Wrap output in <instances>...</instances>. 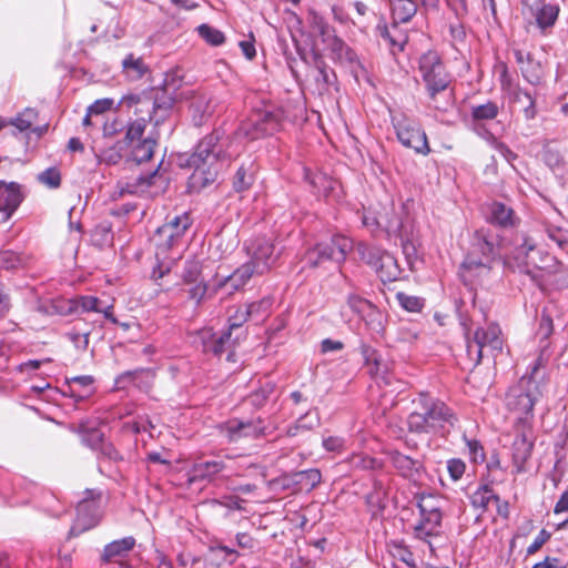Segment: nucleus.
I'll return each mask as SVG.
<instances>
[{
  "mask_svg": "<svg viewBox=\"0 0 568 568\" xmlns=\"http://www.w3.org/2000/svg\"><path fill=\"white\" fill-rule=\"evenodd\" d=\"M419 70L433 106L446 110L453 105V90L449 88L452 78L437 52L424 53L419 60Z\"/></svg>",
  "mask_w": 568,
  "mask_h": 568,
  "instance_id": "7ed1b4c3",
  "label": "nucleus"
},
{
  "mask_svg": "<svg viewBox=\"0 0 568 568\" xmlns=\"http://www.w3.org/2000/svg\"><path fill=\"white\" fill-rule=\"evenodd\" d=\"M100 161L106 164H116L122 159L121 146L113 145L101 151Z\"/></svg>",
  "mask_w": 568,
  "mask_h": 568,
  "instance_id": "e2e57ef3",
  "label": "nucleus"
},
{
  "mask_svg": "<svg viewBox=\"0 0 568 568\" xmlns=\"http://www.w3.org/2000/svg\"><path fill=\"white\" fill-rule=\"evenodd\" d=\"M158 178V171H153L146 175H139L132 183L126 184V192L132 194H141L149 191L150 186L154 184Z\"/></svg>",
  "mask_w": 568,
  "mask_h": 568,
  "instance_id": "ea45409f",
  "label": "nucleus"
},
{
  "mask_svg": "<svg viewBox=\"0 0 568 568\" xmlns=\"http://www.w3.org/2000/svg\"><path fill=\"white\" fill-rule=\"evenodd\" d=\"M351 465L355 469L373 470L381 468L382 464L376 459L367 455H354L351 458Z\"/></svg>",
  "mask_w": 568,
  "mask_h": 568,
  "instance_id": "3c124183",
  "label": "nucleus"
},
{
  "mask_svg": "<svg viewBox=\"0 0 568 568\" xmlns=\"http://www.w3.org/2000/svg\"><path fill=\"white\" fill-rule=\"evenodd\" d=\"M156 143V139L153 136H146L138 142L132 149L133 160L138 163L149 161L153 155Z\"/></svg>",
  "mask_w": 568,
  "mask_h": 568,
  "instance_id": "72a5a7b5",
  "label": "nucleus"
},
{
  "mask_svg": "<svg viewBox=\"0 0 568 568\" xmlns=\"http://www.w3.org/2000/svg\"><path fill=\"white\" fill-rule=\"evenodd\" d=\"M498 113L499 106L493 101L471 106V118L475 121H489L495 119Z\"/></svg>",
  "mask_w": 568,
  "mask_h": 568,
  "instance_id": "58836bf2",
  "label": "nucleus"
},
{
  "mask_svg": "<svg viewBox=\"0 0 568 568\" xmlns=\"http://www.w3.org/2000/svg\"><path fill=\"white\" fill-rule=\"evenodd\" d=\"M520 71L524 79L528 83L538 85L541 82V65L539 62H535L531 59V62H529L527 65H523Z\"/></svg>",
  "mask_w": 568,
  "mask_h": 568,
  "instance_id": "de8ad7c7",
  "label": "nucleus"
},
{
  "mask_svg": "<svg viewBox=\"0 0 568 568\" xmlns=\"http://www.w3.org/2000/svg\"><path fill=\"white\" fill-rule=\"evenodd\" d=\"M357 253L363 262L375 270L383 283L399 278L402 270L397 260L388 252L366 243L357 245Z\"/></svg>",
  "mask_w": 568,
  "mask_h": 568,
  "instance_id": "9d476101",
  "label": "nucleus"
},
{
  "mask_svg": "<svg viewBox=\"0 0 568 568\" xmlns=\"http://www.w3.org/2000/svg\"><path fill=\"white\" fill-rule=\"evenodd\" d=\"M416 407L407 417V427L415 434H436L446 436L458 418L444 402L420 394Z\"/></svg>",
  "mask_w": 568,
  "mask_h": 568,
  "instance_id": "f03ea898",
  "label": "nucleus"
},
{
  "mask_svg": "<svg viewBox=\"0 0 568 568\" xmlns=\"http://www.w3.org/2000/svg\"><path fill=\"white\" fill-rule=\"evenodd\" d=\"M22 264L21 256L13 251L0 252V267L4 270H14Z\"/></svg>",
  "mask_w": 568,
  "mask_h": 568,
  "instance_id": "6e6d98bb",
  "label": "nucleus"
},
{
  "mask_svg": "<svg viewBox=\"0 0 568 568\" xmlns=\"http://www.w3.org/2000/svg\"><path fill=\"white\" fill-rule=\"evenodd\" d=\"M37 180L49 189H58L61 185V173L57 166H51L40 172Z\"/></svg>",
  "mask_w": 568,
  "mask_h": 568,
  "instance_id": "c03bdc74",
  "label": "nucleus"
},
{
  "mask_svg": "<svg viewBox=\"0 0 568 568\" xmlns=\"http://www.w3.org/2000/svg\"><path fill=\"white\" fill-rule=\"evenodd\" d=\"M229 469L230 466L222 459L195 462L187 471L186 484L191 487L194 484L212 483L220 474Z\"/></svg>",
  "mask_w": 568,
  "mask_h": 568,
  "instance_id": "f3484780",
  "label": "nucleus"
},
{
  "mask_svg": "<svg viewBox=\"0 0 568 568\" xmlns=\"http://www.w3.org/2000/svg\"><path fill=\"white\" fill-rule=\"evenodd\" d=\"M353 250V241L344 235L335 234L329 240L317 243L308 250L305 255L306 264L317 267L326 262L339 266L346 260L347 254Z\"/></svg>",
  "mask_w": 568,
  "mask_h": 568,
  "instance_id": "6e6552de",
  "label": "nucleus"
},
{
  "mask_svg": "<svg viewBox=\"0 0 568 568\" xmlns=\"http://www.w3.org/2000/svg\"><path fill=\"white\" fill-rule=\"evenodd\" d=\"M399 305L408 312H419L424 307V300L417 296L407 295L403 292L396 294Z\"/></svg>",
  "mask_w": 568,
  "mask_h": 568,
  "instance_id": "09e8293b",
  "label": "nucleus"
},
{
  "mask_svg": "<svg viewBox=\"0 0 568 568\" xmlns=\"http://www.w3.org/2000/svg\"><path fill=\"white\" fill-rule=\"evenodd\" d=\"M179 257H180V255L171 256L168 254L166 258H163V257L156 258L159 261V265L156 267H154L152 276L155 280L162 278L170 271V264Z\"/></svg>",
  "mask_w": 568,
  "mask_h": 568,
  "instance_id": "69168bd1",
  "label": "nucleus"
},
{
  "mask_svg": "<svg viewBox=\"0 0 568 568\" xmlns=\"http://www.w3.org/2000/svg\"><path fill=\"white\" fill-rule=\"evenodd\" d=\"M79 433L82 436V443L92 449H99L103 443L104 435L97 428H88L85 425L81 424Z\"/></svg>",
  "mask_w": 568,
  "mask_h": 568,
  "instance_id": "79ce46f5",
  "label": "nucleus"
},
{
  "mask_svg": "<svg viewBox=\"0 0 568 568\" xmlns=\"http://www.w3.org/2000/svg\"><path fill=\"white\" fill-rule=\"evenodd\" d=\"M447 470H448L450 478L454 481H457L465 474L466 465L459 458H452V459L447 460Z\"/></svg>",
  "mask_w": 568,
  "mask_h": 568,
  "instance_id": "680f3d73",
  "label": "nucleus"
},
{
  "mask_svg": "<svg viewBox=\"0 0 568 568\" xmlns=\"http://www.w3.org/2000/svg\"><path fill=\"white\" fill-rule=\"evenodd\" d=\"M202 265L200 261L191 260L185 262L183 271V280L186 283L193 284L202 281L201 277Z\"/></svg>",
  "mask_w": 568,
  "mask_h": 568,
  "instance_id": "8fccbe9b",
  "label": "nucleus"
},
{
  "mask_svg": "<svg viewBox=\"0 0 568 568\" xmlns=\"http://www.w3.org/2000/svg\"><path fill=\"white\" fill-rule=\"evenodd\" d=\"M523 13L530 24L535 23L542 34H547L558 19L559 7L545 0H523Z\"/></svg>",
  "mask_w": 568,
  "mask_h": 568,
  "instance_id": "ddd939ff",
  "label": "nucleus"
},
{
  "mask_svg": "<svg viewBox=\"0 0 568 568\" xmlns=\"http://www.w3.org/2000/svg\"><path fill=\"white\" fill-rule=\"evenodd\" d=\"M294 483L306 490L314 489L322 480L321 471L316 468L297 471L293 475Z\"/></svg>",
  "mask_w": 568,
  "mask_h": 568,
  "instance_id": "c9c22d12",
  "label": "nucleus"
},
{
  "mask_svg": "<svg viewBox=\"0 0 568 568\" xmlns=\"http://www.w3.org/2000/svg\"><path fill=\"white\" fill-rule=\"evenodd\" d=\"M280 125L278 118L271 111H254L240 126V133L248 140L273 134Z\"/></svg>",
  "mask_w": 568,
  "mask_h": 568,
  "instance_id": "4468645a",
  "label": "nucleus"
},
{
  "mask_svg": "<svg viewBox=\"0 0 568 568\" xmlns=\"http://www.w3.org/2000/svg\"><path fill=\"white\" fill-rule=\"evenodd\" d=\"M393 125L399 142L404 146L410 148L422 155L429 154L430 148L427 135L417 121L403 114L399 118H393Z\"/></svg>",
  "mask_w": 568,
  "mask_h": 568,
  "instance_id": "9b49d317",
  "label": "nucleus"
},
{
  "mask_svg": "<svg viewBox=\"0 0 568 568\" xmlns=\"http://www.w3.org/2000/svg\"><path fill=\"white\" fill-rule=\"evenodd\" d=\"M216 103L212 98L206 95H200L191 103V108L194 113L199 114L200 119L196 120V115H194V120L197 123H202L205 118L213 115L215 112Z\"/></svg>",
  "mask_w": 568,
  "mask_h": 568,
  "instance_id": "f704fd0d",
  "label": "nucleus"
},
{
  "mask_svg": "<svg viewBox=\"0 0 568 568\" xmlns=\"http://www.w3.org/2000/svg\"><path fill=\"white\" fill-rule=\"evenodd\" d=\"M347 304L351 310L356 313L359 317L369 310L372 303L366 298L361 297L357 294H349L347 297Z\"/></svg>",
  "mask_w": 568,
  "mask_h": 568,
  "instance_id": "13d9d810",
  "label": "nucleus"
},
{
  "mask_svg": "<svg viewBox=\"0 0 568 568\" xmlns=\"http://www.w3.org/2000/svg\"><path fill=\"white\" fill-rule=\"evenodd\" d=\"M323 43L329 51V57L342 64L352 65L357 62V54L339 38L336 32L328 37Z\"/></svg>",
  "mask_w": 568,
  "mask_h": 568,
  "instance_id": "b1692460",
  "label": "nucleus"
},
{
  "mask_svg": "<svg viewBox=\"0 0 568 568\" xmlns=\"http://www.w3.org/2000/svg\"><path fill=\"white\" fill-rule=\"evenodd\" d=\"M135 538L132 536L123 537L106 544L101 552L100 560L103 564L121 562L135 547Z\"/></svg>",
  "mask_w": 568,
  "mask_h": 568,
  "instance_id": "5701e85b",
  "label": "nucleus"
},
{
  "mask_svg": "<svg viewBox=\"0 0 568 568\" xmlns=\"http://www.w3.org/2000/svg\"><path fill=\"white\" fill-rule=\"evenodd\" d=\"M487 221L501 227L513 226L515 224V212L501 202H493L488 205Z\"/></svg>",
  "mask_w": 568,
  "mask_h": 568,
  "instance_id": "cd10ccee",
  "label": "nucleus"
},
{
  "mask_svg": "<svg viewBox=\"0 0 568 568\" xmlns=\"http://www.w3.org/2000/svg\"><path fill=\"white\" fill-rule=\"evenodd\" d=\"M221 433L224 437L227 438L231 443H237L242 438H256L264 434V427L261 420H240V419H230L221 425Z\"/></svg>",
  "mask_w": 568,
  "mask_h": 568,
  "instance_id": "6ab92c4d",
  "label": "nucleus"
},
{
  "mask_svg": "<svg viewBox=\"0 0 568 568\" xmlns=\"http://www.w3.org/2000/svg\"><path fill=\"white\" fill-rule=\"evenodd\" d=\"M174 100L166 95L165 91H162L160 93H156L154 97V100L152 102V108L154 113H158L159 111H162L164 114L171 110L173 106Z\"/></svg>",
  "mask_w": 568,
  "mask_h": 568,
  "instance_id": "bf43d9fd",
  "label": "nucleus"
},
{
  "mask_svg": "<svg viewBox=\"0 0 568 568\" xmlns=\"http://www.w3.org/2000/svg\"><path fill=\"white\" fill-rule=\"evenodd\" d=\"M394 22L406 23L416 13L417 6L413 0H390Z\"/></svg>",
  "mask_w": 568,
  "mask_h": 568,
  "instance_id": "7c9ffc66",
  "label": "nucleus"
},
{
  "mask_svg": "<svg viewBox=\"0 0 568 568\" xmlns=\"http://www.w3.org/2000/svg\"><path fill=\"white\" fill-rule=\"evenodd\" d=\"M146 129V120L144 118L132 121L125 132V141L132 145L143 140V134Z\"/></svg>",
  "mask_w": 568,
  "mask_h": 568,
  "instance_id": "37998d69",
  "label": "nucleus"
},
{
  "mask_svg": "<svg viewBox=\"0 0 568 568\" xmlns=\"http://www.w3.org/2000/svg\"><path fill=\"white\" fill-rule=\"evenodd\" d=\"M52 310L55 314L68 316L77 313L75 298H58L52 302Z\"/></svg>",
  "mask_w": 568,
  "mask_h": 568,
  "instance_id": "603ef678",
  "label": "nucleus"
},
{
  "mask_svg": "<svg viewBox=\"0 0 568 568\" xmlns=\"http://www.w3.org/2000/svg\"><path fill=\"white\" fill-rule=\"evenodd\" d=\"M535 242L527 236H521V244L518 245L514 251V258L518 262V264L528 265V254L529 252L535 250Z\"/></svg>",
  "mask_w": 568,
  "mask_h": 568,
  "instance_id": "49530a36",
  "label": "nucleus"
},
{
  "mask_svg": "<svg viewBox=\"0 0 568 568\" xmlns=\"http://www.w3.org/2000/svg\"><path fill=\"white\" fill-rule=\"evenodd\" d=\"M123 72L130 80H140L146 72L148 67L142 58H135L132 53L122 61Z\"/></svg>",
  "mask_w": 568,
  "mask_h": 568,
  "instance_id": "2f4dec72",
  "label": "nucleus"
},
{
  "mask_svg": "<svg viewBox=\"0 0 568 568\" xmlns=\"http://www.w3.org/2000/svg\"><path fill=\"white\" fill-rule=\"evenodd\" d=\"M221 138L220 131H213L205 135L187 158L185 165L193 169V173L189 178V185L194 191H200L216 180L222 164L226 160Z\"/></svg>",
  "mask_w": 568,
  "mask_h": 568,
  "instance_id": "f257e3e1",
  "label": "nucleus"
},
{
  "mask_svg": "<svg viewBox=\"0 0 568 568\" xmlns=\"http://www.w3.org/2000/svg\"><path fill=\"white\" fill-rule=\"evenodd\" d=\"M470 504L474 508L487 509L490 501L499 503V497L494 494L493 489L488 485L480 486L470 495Z\"/></svg>",
  "mask_w": 568,
  "mask_h": 568,
  "instance_id": "473e14b6",
  "label": "nucleus"
},
{
  "mask_svg": "<svg viewBox=\"0 0 568 568\" xmlns=\"http://www.w3.org/2000/svg\"><path fill=\"white\" fill-rule=\"evenodd\" d=\"M250 262L254 265L257 274L263 275L276 264L282 248L277 247L275 241L267 237H256L246 246Z\"/></svg>",
  "mask_w": 568,
  "mask_h": 568,
  "instance_id": "f8f14e48",
  "label": "nucleus"
},
{
  "mask_svg": "<svg viewBox=\"0 0 568 568\" xmlns=\"http://www.w3.org/2000/svg\"><path fill=\"white\" fill-rule=\"evenodd\" d=\"M398 23L394 22L389 28L385 22L378 23L376 32L383 38L393 53L396 51H403L404 45L407 43V36L403 33L398 27Z\"/></svg>",
  "mask_w": 568,
  "mask_h": 568,
  "instance_id": "a878e982",
  "label": "nucleus"
},
{
  "mask_svg": "<svg viewBox=\"0 0 568 568\" xmlns=\"http://www.w3.org/2000/svg\"><path fill=\"white\" fill-rule=\"evenodd\" d=\"M469 453L470 462L474 464H481L485 462L484 447L477 439H465Z\"/></svg>",
  "mask_w": 568,
  "mask_h": 568,
  "instance_id": "5fc2aeb1",
  "label": "nucleus"
},
{
  "mask_svg": "<svg viewBox=\"0 0 568 568\" xmlns=\"http://www.w3.org/2000/svg\"><path fill=\"white\" fill-rule=\"evenodd\" d=\"M497 244V235L489 229L477 230L473 235V252L466 256L462 268L465 272H475L477 275L487 274L490 270L488 262L493 260Z\"/></svg>",
  "mask_w": 568,
  "mask_h": 568,
  "instance_id": "423d86ee",
  "label": "nucleus"
},
{
  "mask_svg": "<svg viewBox=\"0 0 568 568\" xmlns=\"http://www.w3.org/2000/svg\"><path fill=\"white\" fill-rule=\"evenodd\" d=\"M199 34L211 45H221L225 41L224 33L209 24L197 27Z\"/></svg>",
  "mask_w": 568,
  "mask_h": 568,
  "instance_id": "a18cd8bd",
  "label": "nucleus"
},
{
  "mask_svg": "<svg viewBox=\"0 0 568 568\" xmlns=\"http://www.w3.org/2000/svg\"><path fill=\"white\" fill-rule=\"evenodd\" d=\"M275 392V385L274 383L266 381L264 384L261 385V387L256 390H254L250 396L247 397V400L251 405L255 407H262L266 400L273 395Z\"/></svg>",
  "mask_w": 568,
  "mask_h": 568,
  "instance_id": "a19ab883",
  "label": "nucleus"
},
{
  "mask_svg": "<svg viewBox=\"0 0 568 568\" xmlns=\"http://www.w3.org/2000/svg\"><path fill=\"white\" fill-rule=\"evenodd\" d=\"M114 101L109 98L94 101L88 109L93 114H102L112 109Z\"/></svg>",
  "mask_w": 568,
  "mask_h": 568,
  "instance_id": "774afa93",
  "label": "nucleus"
},
{
  "mask_svg": "<svg viewBox=\"0 0 568 568\" xmlns=\"http://www.w3.org/2000/svg\"><path fill=\"white\" fill-rule=\"evenodd\" d=\"M304 173L313 192L318 196L328 197L337 184L336 181L321 171L313 172L310 169H304Z\"/></svg>",
  "mask_w": 568,
  "mask_h": 568,
  "instance_id": "bb28decb",
  "label": "nucleus"
},
{
  "mask_svg": "<svg viewBox=\"0 0 568 568\" xmlns=\"http://www.w3.org/2000/svg\"><path fill=\"white\" fill-rule=\"evenodd\" d=\"M503 344L501 329L495 323H490L486 327L476 328L473 337L469 336V333H466V352L474 366L481 362L484 352H488L491 355L500 353Z\"/></svg>",
  "mask_w": 568,
  "mask_h": 568,
  "instance_id": "0eeeda50",
  "label": "nucleus"
},
{
  "mask_svg": "<svg viewBox=\"0 0 568 568\" xmlns=\"http://www.w3.org/2000/svg\"><path fill=\"white\" fill-rule=\"evenodd\" d=\"M501 89L508 95L509 102L519 106L526 120H534L537 115L536 98L528 91L521 89L518 84L511 83L506 72L501 79Z\"/></svg>",
  "mask_w": 568,
  "mask_h": 568,
  "instance_id": "2eb2a0df",
  "label": "nucleus"
},
{
  "mask_svg": "<svg viewBox=\"0 0 568 568\" xmlns=\"http://www.w3.org/2000/svg\"><path fill=\"white\" fill-rule=\"evenodd\" d=\"M69 384L72 395L75 393L73 385L83 388L84 392L78 395L80 398H83L91 393L90 387L93 384V377L90 375L74 376L69 379Z\"/></svg>",
  "mask_w": 568,
  "mask_h": 568,
  "instance_id": "4d7b16f0",
  "label": "nucleus"
},
{
  "mask_svg": "<svg viewBox=\"0 0 568 568\" xmlns=\"http://www.w3.org/2000/svg\"><path fill=\"white\" fill-rule=\"evenodd\" d=\"M38 119V112L34 109L27 108L22 112H20L17 116L10 119L8 124L14 126L18 132L31 131L38 138L43 135L48 131V124L34 126L32 124Z\"/></svg>",
  "mask_w": 568,
  "mask_h": 568,
  "instance_id": "393cba45",
  "label": "nucleus"
},
{
  "mask_svg": "<svg viewBox=\"0 0 568 568\" xmlns=\"http://www.w3.org/2000/svg\"><path fill=\"white\" fill-rule=\"evenodd\" d=\"M490 145L508 162L513 163V161L517 158V155L503 142L493 138L490 141Z\"/></svg>",
  "mask_w": 568,
  "mask_h": 568,
  "instance_id": "338daca9",
  "label": "nucleus"
},
{
  "mask_svg": "<svg viewBox=\"0 0 568 568\" xmlns=\"http://www.w3.org/2000/svg\"><path fill=\"white\" fill-rule=\"evenodd\" d=\"M264 302H255L248 305L239 307L234 315L229 320V328L219 336L212 333L211 329H204L202 342L205 352H211L214 355L221 356L227 352L226 359L233 361L234 353L231 351L239 342L246 336V331L243 324L254 316V307L262 306Z\"/></svg>",
  "mask_w": 568,
  "mask_h": 568,
  "instance_id": "20e7f679",
  "label": "nucleus"
},
{
  "mask_svg": "<svg viewBox=\"0 0 568 568\" xmlns=\"http://www.w3.org/2000/svg\"><path fill=\"white\" fill-rule=\"evenodd\" d=\"M77 311L81 308L82 312H101L100 300L94 296H79L75 297Z\"/></svg>",
  "mask_w": 568,
  "mask_h": 568,
  "instance_id": "052dcab7",
  "label": "nucleus"
},
{
  "mask_svg": "<svg viewBox=\"0 0 568 568\" xmlns=\"http://www.w3.org/2000/svg\"><path fill=\"white\" fill-rule=\"evenodd\" d=\"M100 520L99 503L82 498L77 506V518L70 529V536L77 537L95 527Z\"/></svg>",
  "mask_w": 568,
  "mask_h": 568,
  "instance_id": "a211bd4d",
  "label": "nucleus"
},
{
  "mask_svg": "<svg viewBox=\"0 0 568 568\" xmlns=\"http://www.w3.org/2000/svg\"><path fill=\"white\" fill-rule=\"evenodd\" d=\"M535 402L536 398L529 390L520 386L510 389L507 395V405L511 410L519 414L518 426H531Z\"/></svg>",
  "mask_w": 568,
  "mask_h": 568,
  "instance_id": "dca6fc26",
  "label": "nucleus"
},
{
  "mask_svg": "<svg viewBox=\"0 0 568 568\" xmlns=\"http://www.w3.org/2000/svg\"><path fill=\"white\" fill-rule=\"evenodd\" d=\"M532 448L531 426H518V434L513 443V463L517 474L525 470V464L530 458Z\"/></svg>",
  "mask_w": 568,
  "mask_h": 568,
  "instance_id": "aec40b11",
  "label": "nucleus"
},
{
  "mask_svg": "<svg viewBox=\"0 0 568 568\" xmlns=\"http://www.w3.org/2000/svg\"><path fill=\"white\" fill-rule=\"evenodd\" d=\"M318 424L317 416H311L310 413H306L304 416L297 419L296 424L293 427H290L287 433L291 436L297 435L300 429L310 430L314 428Z\"/></svg>",
  "mask_w": 568,
  "mask_h": 568,
  "instance_id": "864d4df0",
  "label": "nucleus"
},
{
  "mask_svg": "<svg viewBox=\"0 0 568 568\" xmlns=\"http://www.w3.org/2000/svg\"><path fill=\"white\" fill-rule=\"evenodd\" d=\"M23 200L21 185L17 182L0 181V212L3 213V222H7Z\"/></svg>",
  "mask_w": 568,
  "mask_h": 568,
  "instance_id": "4be33fe9",
  "label": "nucleus"
},
{
  "mask_svg": "<svg viewBox=\"0 0 568 568\" xmlns=\"http://www.w3.org/2000/svg\"><path fill=\"white\" fill-rule=\"evenodd\" d=\"M192 224L189 213H182L169 219L155 233L156 258L168 257V253L182 245V240Z\"/></svg>",
  "mask_w": 568,
  "mask_h": 568,
  "instance_id": "1a4fd4ad",
  "label": "nucleus"
},
{
  "mask_svg": "<svg viewBox=\"0 0 568 568\" xmlns=\"http://www.w3.org/2000/svg\"><path fill=\"white\" fill-rule=\"evenodd\" d=\"M322 444L325 450L332 453H342L345 449V439L339 436L324 437Z\"/></svg>",
  "mask_w": 568,
  "mask_h": 568,
  "instance_id": "0e129e2a",
  "label": "nucleus"
},
{
  "mask_svg": "<svg viewBox=\"0 0 568 568\" xmlns=\"http://www.w3.org/2000/svg\"><path fill=\"white\" fill-rule=\"evenodd\" d=\"M419 520L414 525V537L427 542L433 551L430 538L438 537L442 529V500L434 495H422L418 499Z\"/></svg>",
  "mask_w": 568,
  "mask_h": 568,
  "instance_id": "39448f33",
  "label": "nucleus"
},
{
  "mask_svg": "<svg viewBox=\"0 0 568 568\" xmlns=\"http://www.w3.org/2000/svg\"><path fill=\"white\" fill-rule=\"evenodd\" d=\"M253 275H258L254 265L248 261L229 275L221 285H230L234 290L243 287Z\"/></svg>",
  "mask_w": 568,
  "mask_h": 568,
  "instance_id": "c756f323",
  "label": "nucleus"
},
{
  "mask_svg": "<svg viewBox=\"0 0 568 568\" xmlns=\"http://www.w3.org/2000/svg\"><path fill=\"white\" fill-rule=\"evenodd\" d=\"M256 170V164L251 160L247 163H242L234 175V190L236 192L248 190L254 183Z\"/></svg>",
  "mask_w": 568,
  "mask_h": 568,
  "instance_id": "c85d7f7f",
  "label": "nucleus"
},
{
  "mask_svg": "<svg viewBox=\"0 0 568 568\" xmlns=\"http://www.w3.org/2000/svg\"><path fill=\"white\" fill-rule=\"evenodd\" d=\"M310 27L321 37L322 42L335 33V29L318 12L310 10L308 12Z\"/></svg>",
  "mask_w": 568,
  "mask_h": 568,
  "instance_id": "e433bc0d",
  "label": "nucleus"
},
{
  "mask_svg": "<svg viewBox=\"0 0 568 568\" xmlns=\"http://www.w3.org/2000/svg\"><path fill=\"white\" fill-rule=\"evenodd\" d=\"M389 463L394 469L404 478L417 480L423 470V463L410 456H407L396 449L386 452Z\"/></svg>",
  "mask_w": 568,
  "mask_h": 568,
  "instance_id": "412c9836",
  "label": "nucleus"
},
{
  "mask_svg": "<svg viewBox=\"0 0 568 568\" xmlns=\"http://www.w3.org/2000/svg\"><path fill=\"white\" fill-rule=\"evenodd\" d=\"M361 318L373 332L382 333L384 331V314L373 303Z\"/></svg>",
  "mask_w": 568,
  "mask_h": 568,
  "instance_id": "4c0bfd02",
  "label": "nucleus"
}]
</instances>
